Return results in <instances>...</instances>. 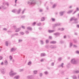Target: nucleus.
I'll return each instance as SVG.
<instances>
[{
    "label": "nucleus",
    "instance_id": "39",
    "mask_svg": "<svg viewBox=\"0 0 79 79\" xmlns=\"http://www.w3.org/2000/svg\"><path fill=\"white\" fill-rule=\"evenodd\" d=\"M25 10H26V9H24V10L22 12V14H24V11H25Z\"/></svg>",
    "mask_w": 79,
    "mask_h": 79
},
{
    "label": "nucleus",
    "instance_id": "59",
    "mask_svg": "<svg viewBox=\"0 0 79 79\" xmlns=\"http://www.w3.org/2000/svg\"><path fill=\"white\" fill-rule=\"evenodd\" d=\"M40 76L41 77L42 76V73H40Z\"/></svg>",
    "mask_w": 79,
    "mask_h": 79
},
{
    "label": "nucleus",
    "instance_id": "25",
    "mask_svg": "<svg viewBox=\"0 0 79 79\" xmlns=\"http://www.w3.org/2000/svg\"><path fill=\"white\" fill-rule=\"evenodd\" d=\"M41 56H45V53H41Z\"/></svg>",
    "mask_w": 79,
    "mask_h": 79
},
{
    "label": "nucleus",
    "instance_id": "8",
    "mask_svg": "<svg viewBox=\"0 0 79 79\" xmlns=\"http://www.w3.org/2000/svg\"><path fill=\"white\" fill-rule=\"evenodd\" d=\"M65 13V11H61L60 12L59 14L61 16H62V15H63Z\"/></svg>",
    "mask_w": 79,
    "mask_h": 79
},
{
    "label": "nucleus",
    "instance_id": "61",
    "mask_svg": "<svg viewBox=\"0 0 79 79\" xmlns=\"http://www.w3.org/2000/svg\"><path fill=\"white\" fill-rule=\"evenodd\" d=\"M22 28H23V29H25V27L24 26H22Z\"/></svg>",
    "mask_w": 79,
    "mask_h": 79
},
{
    "label": "nucleus",
    "instance_id": "2",
    "mask_svg": "<svg viewBox=\"0 0 79 79\" xmlns=\"http://www.w3.org/2000/svg\"><path fill=\"white\" fill-rule=\"evenodd\" d=\"M71 63L73 64H76L77 63V61L75 58H73L71 60Z\"/></svg>",
    "mask_w": 79,
    "mask_h": 79
},
{
    "label": "nucleus",
    "instance_id": "47",
    "mask_svg": "<svg viewBox=\"0 0 79 79\" xmlns=\"http://www.w3.org/2000/svg\"><path fill=\"white\" fill-rule=\"evenodd\" d=\"M64 43V42H63V41H61L60 42V44H63V43Z\"/></svg>",
    "mask_w": 79,
    "mask_h": 79
},
{
    "label": "nucleus",
    "instance_id": "13",
    "mask_svg": "<svg viewBox=\"0 0 79 79\" xmlns=\"http://www.w3.org/2000/svg\"><path fill=\"white\" fill-rule=\"evenodd\" d=\"M19 76L17 75L15 76L14 77V79H19Z\"/></svg>",
    "mask_w": 79,
    "mask_h": 79
},
{
    "label": "nucleus",
    "instance_id": "54",
    "mask_svg": "<svg viewBox=\"0 0 79 79\" xmlns=\"http://www.w3.org/2000/svg\"><path fill=\"white\" fill-rule=\"evenodd\" d=\"M44 61V59H42L40 60V61L41 62H43V61Z\"/></svg>",
    "mask_w": 79,
    "mask_h": 79
},
{
    "label": "nucleus",
    "instance_id": "38",
    "mask_svg": "<svg viewBox=\"0 0 79 79\" xmlns=\"http://www.w3.org/2000/svg\"><path fill=\"white\" fill-rule=\"evenodd\" d=\"M48 42H49V40H46V44H48Z\"/></svg>",
    "mask_w": 79,
    "mask_h": 79
},
{
    "label": "nucleus",
    "instance_id": "42",
    "mask_svg": "<svg viewBox=\"0 0 79 79\" xmlns=\"http://www.w3.org/2000/svg\"><path fill=\"white\" fill-rule=\"evenodd\" d=\"M30 64H31V62L30 61L28 63V65H30Z\"/></svg>",
    "mask_w": 79,
    "mask_h": 79
},
{
    "label": "nucleus",
    "instance_id": "48",
    "mask_svg": "<svg viewBox=\"0 0 79 79\" xmlns=\"http://www.w3.org/2000/svg\"><path fill=\"white\" fill-rule=\"evenodd\" d=\"M44 73L45 74H48V72L47 71H45L44 72Z\"/></svg>",
    "mask_w": 79,
    "mask_h": 79
},
{
    "label": "nucleus",
    "instance_id": "16",
    "mask_svg": "<svg viewBox=\"0 0 79 79\" xmlns=\"http://www.w3.org/2000/svg\"><path fill=\"white\" fill-rule=\"evenodd\" d=\"M21 30V28H17L15 31V32H19Z\"/></svg>",
    "mask_w": 79,
    "mask_h": 79
},
{
    "label": "nucleus",
    "instance_id": "11",
    "mask_svg": "<svg viewBox=\"0 0 79 79\" xmlns=\"http://www.w3.org/2000/svg\"><path fill=\"white\" fill-rule=\"evenodd\" d=\"M60 34L58 32L54 34V35H56V36L57 37V36H58V35H59Z\"/></svg>",
    "mask_w": 79,
    "mask_h": 79
},
{
    "label": "nucleus",
    "instance_id": "55",
    "mask_svg": "<svg viewBox=\"0 0 79 79\" xmlns=\"http://www.w3.org/2000/svg\"><path fill=\"white\" fill-rule=\"evenodd\" d=\"M6 5H7V6H9V4H8V2H7L6 3Z\"/></svg>",
    "mask_w": 79,
    "mask_h": 79
},
{
    "label": "nucleus",
    "instance_id": "63",
    "mask_svg": "<svg viewBox=\"0 0 79 79\" xmlns=\"http://www.w3.org/2000/svg\"><path fill=\"white\" fill-rule=\"evenodd\" d=\"M49 38L50 39H52V37L50 36H49Z\"/></svg>",
    "mask_w": 79,
    "mask_h": 79
},
{
    "label": "nucleus",
    "instance_id": "46",
    "mask_svg": "<svg viewBox=\"0 0 79 79\" xmlns=\"http://www.w3.org/2000/svg\"><path fill=\"white\" fill-rule=\"evenodd\" d=\"M24 71V69H20L19 72H22V71Z\"/></svg>",
    "mask_w": 79,
    "mask_h": 79
},
{
    "label": "nucleus",
    "instance_id": "19",
    "mask_svg": "<svg viewBox=\"0 0 79 79\" xmlns=\"http://www.w3.org/2000/svg\"><path fill=\"white\" fill-rule=\"evenodd\" d=\"M1 7H2V8L4 9V10H6V9L7 8L6 7L4 6H2Z\"/></svg>",
    "mask_w": 79,
    "mask_h": 79
},
{
    "label": "nucleus",
    "instance_id": "18",
    "mask_svg": "<svg viewBox=\"0 0 79 79\" xmlns=\"http://www.w3.org/2000/svg\"><path fill=\"white\" fill-rule=\"evenodd\" d=\"M27 29H28V30H29V31H32V28H31V27H27Z\"/></svg>",
    "mask_w": 79,
    "mask_h": 79
},
{
    "label": "nucleus",
    "instance_id": "62",
    "mask_svg": "<svg viewBox=\"0 0 79 79\" xmlns=\"http://www.w3.org/2000/svg\"><path fill=\"white\" fill-rule=\"evenodd\" d=\"M3 62H2L1 63V65H3Z\"/></svg>",
    "mask_w": 79,
    "mask_h": 79
},
{
    "label": "nucleus",
    "instance_id": "45",
    "mask_svg": "<svg viewBox=\"0 0 79 79\" xmlns=\"http://www.w3.org/2000/svg\"><path fill=\"white\" fill-rule=\"evenodd\" d=\"M36 24V23L35 22H34L33 23L32 25V26H35V24Z\"/></svg>",
    "mask_w": 79,
    "mask_h": 79
},
{
    "label": "nucleus",
    "instance_id": "40",
    "mask_svg": "<svg viewBox=\"0 0 79 79\" xmlns=\"http://www.w3.org/2000/svg\"><path fill=\"white\" fill-rule=\"evenodd\" d=\"M73 41L75 43H76V42H77V40L76 39H74Z\"/></svg>",
    "mask_w": 79,
    "mask_h": 79
},
{
    "label": "nucleus",
    "instance_id": "52",
    "mask_svg": "<svg viewBox=\"0 0 79 79\" xmlns=\"http://www.w3.org/2000/svg\"><path fill=\"white\" fill-rule=\"evenodd\" d=\"M22 41H23V40H19V42H22Z\"/></svg>",
    "mask_w": 79,
    "mask_h": 79
},
{
    "label": "nucleus",
    "instance_id": "57",
    "mask_svg": "<svg viewBox=\"0 0 79 79\" xmlns=\"http://www.w3.org/2000/svg\"><path fill=\"white\" fill-rule=\"evenodd\" d=\"M52 66H54V63L52 62L51 64Z\"/></svg>",
    "mask_w": 79,
    "mask_h": 79
},
{
    "label": "nucleus",
    "instance_id": "30",
    "mask_svg": "<svg viewBox=\"0 0 79 79\" xmlns=\"http://www.w3.org/2000/svg\"><path fill=\"white\" fill-rule=\"evenodd\" d=\"M59 30L61 31H64V28H59Z\"/></svg>",
    "mask_w": 79,
    "mask_h": 79
},
{
    "label": "nucleus",
    "instance_id": "60",
    "mask_svg": "<svg viewBox=\"0 0 79 79\" xmlns=\"http://www.w3.org/2000/svg\"><path fill=\"white\" fill-rule=\"evenodd\" d=\"M3 30H4V31H7V29L6 28H3Z\"/></svg>",
    "mask_w": 79,
    "mask_h": 79
},
{
    "label": "nucleus",
    "instance_id": "28",
    "mask_svg": "<svg viewBox=\"0 0 79 79\" xmlns=\"http://www.w3.org/2000/svg\"><path fill=\"white\" fill-rule=\"evenodd\" d=\"M79 73V71H78V70L75 71H74L73 72V73Z\"/></svg>",
    "mask_w": 79,
    "mask_h": 79
},
{
    "label": "nucleus",
    "instance_id": "14",
    "mask_svg": "<svg viewBox=\"0 0 79 79\" xmlns=\"http://www.w3.org/2000/svg\"><path fill=\"white\" fill-rule=\"evenodd\" d=\"M73 10H69L68 12H67V14H69L70 13H71L73 12Z\"/></svg>",
    "mask_w": 79,
    "mask_h": 79
},
{
    "label": "nucleus",
    "instance_id": "1",
    "mask_svg": "<svg viewBox=\"0 0 79 79\" xmlns=\"http://www.w3.org/2000/svg\"><path fill=\"white\" fill-rule=\"evenodd\" d=\"M13 72H14V71L11 70L9 73L10 76L11 77H13L14 76H15V75H16V73Z\"/></svg>",
    "mask_w": 79,
    "mask_h": 79
},
{
    "label": "nucleus",
    "instance_id": "20",
    "mask_svg": "<svg viewBox=\"0 0 79 79\" xmlns=\"http://www.w3.org/2000/svg\"><path fill=\"white\" fill-rule=\"evenodd\" d=\"M75 18V17H73L72 18H71L70 20V21H72L73 20H74V19Z\"/></svg>",
    "mask_w": 79,
    "mask_h": 79
},
{
    "label": "nucleus",
    "instance_id": "58",
    "mask_svg": "<svg viewBox=\"0 0 79 79\" xmlns=\"http://www.w3.org/2000/svg\"><path fill=\"white\" fill-rule=\"evenodd\" d=\"M74 34H75V35H77V33L76 32H75Z\"/></svg>",
    "mask_w": 79,
    "mask_h": 79
},
{
    "label": "nucleus",
    "instance_id": "36",
    "mask_svg": "<svg viewBox=\"0 0 79 79\" xmlns=\"http://www.w3.org/2000/svg\"><path fill=\"white\" fill-rule=\"evenodd\" d=\"M9 58H10V60H12V59H13V57H12V56H10Z\"/></svg>",
    "mask_w": 79,
    "mask_h": 79
},
{
    "label": "nucleus",
    "instance_id": "33",
    "mask_svg": "<svg viewBox=\"0 0 79 79\" xmlns=\"http://www.w3.org/2000/svg\"><path fill=\"white\" fill-rule=\"evenodd\" d=\"M40 43L41 45H43L44 44V41L41 40H40Z\"/></svg>",
    "mask_w": 79,
    "mask_h": 79
},
{
    "label": "nucleus",
    "instance_id": "64",
    "mask_svg": "<svg viewBox=\"0 0 79 79\" xmlns=\"http://www.w3.org/2000/svg\"><path fill=\"white\" fill-rule=\"evenodd\" d=\"M77 17H78V18H79V13L77 15Z\"/></svg>",
    "mask_w": 79,
    "mask_h": 79
},
{
    "label": "nucleus",
    "instance_id": "41",
    "mask_svg": "<svg viewBox=\"0 0 79 79\" xmlns=\"http://www.w3.org/2000/svg\"><path fill=\"white\" fill-rule=\"evenodd\" d=\"M51 19L52 20V21L53 22L55 21V19H53V18H52Z\"/></svg>",
    "mask_w": 79,
    "mask_h": 79
},
{
    "label": "nucleus",
    "instance_id": "49",
    "mask_svg": "<svg viewBox=\"0 0 79 79\" xmlns=\"http://www.w3.org/2000/svg\"><path fill=\"white\" fill-rule=\"evenodd\" d=\"M43 11V10L42 9H40V12H42Z\"/></svg>",
    "mask_w": 79,
    "mask_h": 79
},
{
    "label": "nucleus",
    "instance_id": "34",
    "mask_svg": "<svg viewBox=\"0 0 79 79\" xmlns=\"http://www.w3.org/2000/svg\"><path fill=\"white\" fill-rule=\"evenodd\" d=\"M37 26H41L42 25V23H37Z\"/></svg>",
    "mask_w": 79,
    "mask_h": 79
},
{
    "label": "nucleus",
    "instance_id": "32",
    "mask_svg": "<svg viewBox=\"0 0 79 79\" xmlns=\"http://www.w3.org/2000/svg\"><path fill=\"white\" fill-rule=\"evenodd\" d=\"M33 73L35 74H37V71H33Z\"/></svg>",
    "mask_w": 79,
    "mask_h": 79
},
{
    "label": "nucleus",
    "instance_id": "44",
    "mask_svg": "<svg viewBox=\"0 0 79 79\" xmlns=\"http://www.w3.org/2000/svg\"><path fill=\"white\" fill-rule=\"evenodd\" d=\"M76 53L77 54H79V52L78 51H76Z\"/></svg>",
    "mask_w": 79,
    "mask_h": 79
},
{
    "label": "nucleus",
    "instance_id": "10",
    "mask_svg": "<svg viewBox=\"0 0 79 79\" xmlns=\"http://www.w3.org/2000/svg\"><path fill=\"white\" fill-rule=\"evenodd\" d=\"M55 31V30H49L48 31V32L49 33H52V32H54Z\"/></svg>",
    "mask_w": 79,
    "mask_h": 79
},
{
    "label": "nucleus",
    "instance_id": "22",
    "mask_svg": "<svg viewBox=\"0 0 79 79\" xmlns=\"http://www.w3.org/2000/svg\"><path fill=\"white\" fill-rule=\"evenodd\" d=\"M4 63L5 64V65H7L8 64V62L7 60H5L4 62Z\"/></svg>",
    "mask_w": 79,
    "mask_h": 79
},
{
    "label": "nucleus",
    "instance_id": "15",
    "mask_svg": "<svg viewBox=\"0 0 79 79\" xmlns=\"http://www.w3.org/2000/svg\"><path fill=\"white\" fill-rule=\"evenodd\" d=\"M73 20H74V21H75V23H78V21H77V18H76L75 19H74Z\"/></svg>",
    "mask_w": 79,
    "mask_h": 79
},
{
    "label": "nucleus",
    "instance_id": "43",
    "mask_svg": "<svg viewBox=\"0 0 79 79\" xmlns=\"http://www.w3.org/2000/svg\"><path fill=\"white\" fill-rule=\"evenodd\" d=\"M45 48H49V46L48 45H46L45 46Z\"/></svg>",
    "mask_w": 79,
    "mask_h": 79
},
{
    "label": "nucleus",
    "instance_id": "27",
    "mask_svg": "<svg viewBox=\"0 0 79 79\" xmlns=\"http://www.w3.org/2000/svg\"><path fill=\"white\" fill-rule=\"evenodd\" d=\"M45 20V18L44 17H42L41 18V21H43Z\"/></svg>",
    "mask_w": 79,
    "mask_h": 79
},
{
    "label": "nucleus",
    "instance_id": "6",
    "mask_svg": "<svg viewBox=\"0 0 79 79\" xmlns=\"http://www.w3.org/2000/svg\"><path fill=\"white\" fill-rule=\"evenodd\" d=\"M27 79H34V77L33 75H30L28 76L27 77Z\"/></svg>",
    "mask_w": 79,
    "mask_h": 79
},
{
    "label": "nucleus",
    "instance_id": "51",
    "mask_svg": "<svg viewBox=\"0 0 79 79\" xmlns=\"http://www.w3.org/2000/svg\"><path fill=\"white\" fill-rule=\"evenodd\" d=\"M25 33H26V34H29V31H26Z\"/></svg>",
    "mask_w": 79,
    "mask_h": 79
},
{
    "label": "nucleus",
    "instance_id": "35",
    "mask_svg": "<svg viewBox=\"0 0 79 79\" xmlns=\"http://www.w3.org/2000/svg\"><path fill=\"white\" fill-rule=\"evenodd\" d=\"M61 60H62L61 57H59L58 59V60L59 61H61Z\"/></svg>",
    "mask_w": 79,
    "mask_h": 79
},
{
    "label": "nucleus",
    "instance_id": "29",
    "mask_svg": "<svg viewBox=\"0 0 79 79\" xmlns=\"http://www.w3.org/2000/svg\"><path fill=\"white\" fill-rule=\"evenodd\" d=\"M69 45H70L69 47H70V48H71V47H72V45H73V43H71V42H70L69 43Z\"/></svg>",
    "mask_w": 79,
    "mask_h": 79
},
{
    "label": "nucleus",
    "instance_id": "17",
    "mask_svg": "<svg viewBox=\"0 0 79 79\" xmlns=\"http://www.w3.org/2000/svg\"><path fill=\"white\" fill-rule=\"evenodd\" d=\"M56 41H51L50 42L51 44H56Z\"/></svg>",
    "mask_w": 79,
    "mask_h": 79
},
{
    "label": "nucleus",
    "instance_id": "7",
    "mask_svg": "<svg viewBox=\"0 0 79 79\" xmlns=\"http://www.w3.org/2000/svg\"><path fill=\"white\" fill-rule=\"evenodd\" d=\"M50 48L53 49L54 48H56V46L51 45L50 46Z\"/></svg>",
    "mask_w": 79,
    "mask_h": 79
},
{
    "label": "nucleus",
    "instance_id": "3",
    "mask_svg": "<svg viewBox=\"0 0 79 79\" xmlns=\"http://www.w3.org/2000/svg\"><path fill=\"white\" fill-rule=\"evenodd\" d=\"M28 4L29 5H32V4H36V3H37V1H32V2H30V1H28L27 2Z\"/></svg>",
    "mask_w": 79,
    "mask_h": 79
},
{
    "label": "nucleus",
    "instance_id": "5",
    "mask_svg": "<svg viewBox=\"0 0 79 79\" xmlns=\"http://www.w3.org/2000/svg\"><path fill=\"white\" fill-rule=\"evenodd\" d=\"M61 23H58L55 24L53 26V27H56L57 26H61Z\"/></svg>",
    "mask_w": 79,
    "mask_h": 79
},
{
    "label": "nucleus",
    "instance_id": "9",
    "mask_svg": "<svg viewBox=\"0 0 79 79\" xmlns=\"http://www.w3.org/2000/svg\"><path fill=\"white\" fill-rule=\"evenodd\" d=\"M17 49L16 48H11L10 50V51L11 52H15V50H16Z\"/></svg>",
    "mask_w": 79,
    "mask_h": 79
},
{
    "label": "nucleus",
    "instance_id": "12",
    "mask_svg": "<svg viewBox=\"0 0 79 79\" xmlns=\"http://www.w3.org/2000/svg\"><path fill=\"white\" fill-rule=\"evenodd\" d=\"M79 10V8L78 7L77 8L76 11H75V12L73 13V15H74L76 13L77 11H78Z\"/></svg>",
    "mask_w": 79,
    "mask_h": 79
},
{
    "label": "nucleus",
    "instance_id": "23",
    "mask_svg": "<svg viewBox=\"0 0 79 79\" xmlns=\"http://www.w3.org/2000/svg\"><path fill=\"white\" fill-rule=\"evenodd\" d=\"M72 78L73 79H77V77H76V76L75 75H74L72 76Z\"/></svg>",
    "mask_w": 79,
    "mask_h": 79
},
{
    "label": "nucleus",
    "instance_id": "21",
    "mask_svg": "<svg viewBox=\"0 0 79 79\" xmlns=\"http://www.w3.org/2000/svg\"><path fill=\"white\" fill-rule=\"evenodd\" d=\"M56 6V4H53L52 6V8H55Z\"/></svg>",
    "mask_w": 79,
    "mask_h": 79
},
{
    "label": "nucleus",
    "instance_id": "24",
    "mask_svg": "<svg viewBox=\"0 0 79 79\" xmlns=\"http://www.w3.org/2000/svg\"><path fill=\"white\" fill-rule=\"evenodd\" d=\"M21 11V9H19V10L17 11V13L18 14H19V13H20V12Z\"/></svg>",
    "mask_w": 79,
    "mask_h": 79
},
{
    "label": "nucleus",
    "instance_id": "4",
    "mask_svg": "<svg viewBox=\"0 0 79 79\" xmlns=\"http://www.w3.org/2000/svg\"><path fill=\"white\" fill-rule=\"evenodd\" d=\"M1 72L2 74H5V71L6 70L5 68H2L1 69Z\"/></svg>",
    "mask_w": 79,
    "mask_h": 79
},
{
    "label": "nucleus",
    "instance_id": "50",
    "mask_svg": "<svg viewBox=\"0 0 79 79\" xmlns=\"http://www.w3.org/2000/svg\"><path fill=\"white\" fill-rule=\"evenodd\" d=\"M20 34L22 35H23L24 34V33L23 32H20Z\"/></svg>",
    "mask_w": 79,
    "mask_h": 79
},
{
    "label": "nucleus",
    "instance_id": "56",
    "mask_svg": "<svg viewBox=\"0 0 79 79\" xmlns=\"http://www.w3.org/2000/svg\"><path fill=\"white\" fill-rule=\"evenodd\" d=\"M14 35H18V33H15Z\"/></svg>",
    "mask_w": 79,
    "mask_h": 79
},
{
    "label": "nucleus",
    "instance_id": "53",
    "mask_svg": "<svg viewBox=\"0 0 79 79\" xmlns=\"http://www.w3.org/2000/svg\"><path fill=\"white\" fill-rule=\"evenodd\" d=\"M25 18V15H23V16H22L21 17V18Z\"/></svg>",
    "mask_w": 79,
    "mask_h": 79
},
{
    "label": "nucleus",
    "instance_id": "37",
    "mask_svg": "<svg viewBox=\"0 0 79 79\" xmlns=\"http://www.w3.org/2000/svg\"><path fill=\"white\" fill-rule=\"evenodd\" d=\"M16 9H14L12 11V12H13V13H15V12H16Z\"/></svg>",
    "mask_w": 79,
    "mask_h": 79
},
{
    "label": "nucleus",
    "instance_id": "26",
    "mask_svg": "<svg viewBox=\"0 0 79 79\" xmlns=\"http://www.w3.org/2000/svg\"><path fill=\"white\" fill-rule=\"evenodd\" d=\"M9 44V42L8 41H6V46H8V45Z\"/></svg>",
    "mask_w": 79,
    "mask_h": 79
},
{
    "label": "nucleus",
    "instance_id": "31",
    "mask_svg": "<svg viewBox=\"0 0 79 79\" xmlns=\"http://www.w3.org/2000/svg\"><path fill=\"white\" fill-rule=\"evenodd\" d=\"M64 65V64L63 63H62L60 65V67L62 68H63V65Z\"/></svg>",
    "mask_w": 79,
    "mask_h": 79
}]
</instances>
